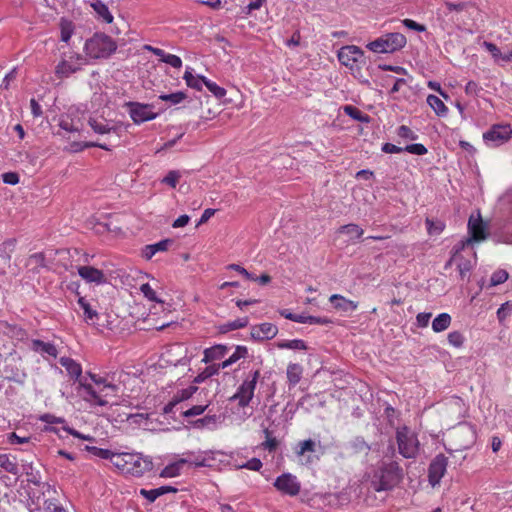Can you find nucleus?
<instances>
[{"label": "nucleus", "mask_w": 512, "mask_h": 512, "mask_svg": "<svg viewBox=\"0 0 512 512\" xmlns=\"http://www.w3.org/2000/svg\"><path fill=\"white\" fill-rule=\"evenodd\" d=\"M92 383H88L86 377L79 380L78 393L82 399L91 405L106 406L109 399L116 397L118 386L109 382L107 377L87 372Z\"/></svg>", "instance_id": "1"}, {"label": "nucleus", "mask_w": 512, "mask_h": 512, "mask_svg": "<svg viewBox=\"0 0 512 512\" xmlns=\"http://www.w3.org/2000/svg\"><path fill=\"white\" fill-rule=\"evenodd\" d=\"M403 478V469L396 461L383 463L375 472L372 486L376 491H386L395 487Z\"/></svg>", "instance_id": "2"}, {"label": "nucleus", "mask_w": 512, "mask_h": 512, "mask_svg": "<svg viewBox=\"0 0 512 512\" xmlns=\"http://www.w3.org/2000/svg\"><path fill=\"white\" fill-rule=\"evenodd\" d=\"M86 54L94 59L108 58L117 49V43L104 33H95L85 42Z\"/></svg>", "instance_id": "3"}, {"label": "nucleus", "mask_w": 512, "mask_h": 512, "mask_svg": "<svg viewBox=\"0 0 512 512\" xmlns=\"http://www.w3.org/2000/svg\"><path fill=\"white\" fill-rule=\"evenodd\" d=\"M396 441L399 453L407 459H414L419 453L420 443L415 432L407 426L396 430Z\"/></svg>", "instance_id": "4"}, {"label": "nucleus", "mask_w": 512, "mask_h": 512, "mask_svg": "<svg viewBox=\"0 0 512 512\" xmlns=\"http://www.w3.org/2000/svg\"><path fill=\"white\" fill-rule=\"evenodd\" d=\"M449 441L454 451L469 449L476 442V431L468 423H460L449 434Z\"/></svg>", "instance_id": "5"}, {"label": "nucleus", "mask_w": 512, "mask_h": 512, "mask_svg": "<svg viewBox=\"0 0 512 512\" xmlns=\"http://www.w3.org/2000/svg\"><path fill=\"white\" fill-rule=\"evenodd\" d=\"M406 37L401 33H388L367 44V48L375 53H392L403 48Z\"/></svg>", "instance_id": "6"}, {"label": "nucleus", "mask_w": 512, "mask_h": 512, "mask_svg": "<svg viewBox=\"0 0 512 512\" xmlns=\"http://www.w3.org/2000/svg\"><path fill=\"white\" fill-rule=\"evenodd\" d=\"M260 372L256 370L251 379L245 380L238 388L237 392L230 398L231 401L238 400V405L242 408L248 406L254 396V391Z\"/></svg>", "instance_id": "7"}, {"label": "nucleus", "mask_w": 512, "mask_h": 512, "mask_svg": "<svg viewBox=\"0 0 512 512\" xmlns=\"http://www.w3.org/2000/svg\"><path fill=\"white\" fill-rule=\"evenodd\" d=\"M126 106L129 108L130 117L136 124L153 120L157 117V113L152 111V106L149 104L128 102Z\"/></svg>", "instance_id": "8"}, {"label": "nucleus", "mask_w": 512, "mask_h": 512, "mask_svg": "<svg viewBox=\"0 0 512 512\" xmlns=\"http://www.w3.org/2000/svg\"><path fill=\"white\" fill-rule=\"evenodd\" d=\"M512 137V129L509 125H493L490 130L484 133L483 138L486 142H491L492 146H499L507 142Z\"/></svg>", "instance_id": "9"}, {"label": "nucleus", "mask_w": 512, "mask_h": 512, "mask_svg": "<svg viewBox=\"0 0 512 512\" xmlns=\"http://www.w3.org/2000/svg\"><path fill=\"white\" fill-rule=\"evenodd\" d=\"M364 52L357 46L348 45L342 47L338 52V60L340 63L351 70L357 66V63L362 61Z\"/></svg>", "instance_id": "10"}, {"label": "nucleus", "mask_w": 512, "mask_h": 512, "mask_svg": "<svg viewBox=\"0 0 512 512\" xmlns=\"http://www.w3.org/2000/svg\"><path fill=\"white\" fill-rule=\"evenodd\" d=\"M448 460L443 454L437 455L429 465L428 478L432 486L437 485L444 476Z\"/></svg>", "instance_id": "11"}, {"label": "nucleus", "mask_w": 512, "mask_h": 512, "mask_svg": "<svg viewBox=\"0 0 512 512\" xmlns=\"http://www.w3.org/2000/svg\"><path fill=\"white\" fill-rule=\"evenodd\" d=\"M469 236L474 242L484 241L488 238L487 225L483 222L480 214L477 217L470 216L468 221Z\"/></svg>", "instance_id": "12"}, {"label": "nucleus", "mask_w": 512, "mask_h": 512, "mask_svg": "<svg viewBox=\"0 0 512 512\" xmlns=\"http://www.w3.org/2000/svg\"><path fill=\"white\" fill-rule=\"evenodd\" d=\"M274 486L281 492L290 496H295L300 492V484L296 477L291 474H282L275 482Z\"/></svg>", "instance_id": "13"}, {"label": "nucleus", "mask_w": 512, "mask_h": 512, "mask_svg": "<svg viewBox=\"0 0 512 512\" xmlns=\"http://www.w3.org/2000/svg\"><path fill=\"white\" fill-rule=\"evenodd\" d=\"M84 58L80 54L71 55L68 60H62L56 67V74L60 77H68L80 70Z\"/></svg>", "instance_id": "14"}, {"label": "nucleus", "mask_w": 512, "mask_h": 512, "mask_svg": "<svg viewBox=\"0 0 512 512\" xmlns=\"http://www.w3.org/2000/svg\"><path fill=\"white\" fill-rule=\"evenodd\" d=\"M278 333V328L272 323H262L253 326L251 329V337L255 340H268L274 338Z\"/></svg>", "instance_id": "15"}, {"label": "nucleus", "mask_w": 512, "mask_h": 512, "mask_svg": "<svg viewBox=\"0 0 512 512\" xmlns=\"http://www.w3.org/2000/svg\"><path fill=\"white\" fill-rule=\"evenodd\" d=\"M78 274L82 279L89 283L102 284L106 282V277L103 271L92 266H79Z\"/></svg>", "instance_id": "16"}, {"label": "nucleus", "mask_w": 512, "mask_h": 512, "mask_svg": "<svg viewBox=\"0 0 512 512\" xmlns=\"http://www.w3.org/2000/svg\"><path fill=\"white\" fill-rule=\"evenodd\" d=\"M129 474L133 476H142L145 472L152 469V462L139 455L133 454V460H128Z\"/></svg>", "instance_id": "17"}, {"label": "nucleus", "mask_w": 512, "mask_h": 512, "mask_svg": "<svg viewBox=\"0 0 512 512\" xmlns=\"http://www.w3.org/2000/svg\"><path fill=\"white\" fill-rule=\"evenodd\" d=\"M329 300L333 304L335 309L344 312L354 311L358 307L356 302L346 299L345 297L339 294L332 295Z\"/></svg>", "instance_id": "18"}, {"label": "nucleus", "mask_w": 512, "mask_h": 512, "mask_svg": "<svg viewBox=\"0 0 512 512\" xmlns=\"http://www.w3.org/2000/svg\"><path fill=\"white\" fill-rule=\"evenodd\" d=\"M112 464L123 473L129 474L128 460H133V454L130 453H114L109 457Z\"/></svg>", "instance_id": "19"}, {"label": "nucleus", "mask_w": 512, "mask_h": 512, "mask_svg": "<svg viewBox=\"0 0 512 512\" xmlns=\"http://www.w3.org/2000/svg\"><path fill=\"white\" fill-rule=\"evenodd\" d=\"M172 244L171 239L161 240L158 243L151 244L145 246L143 249V257L147 260H150L157 252H162L168 250L169 246Z\"/></svg>", "instance_id": "20"}, {"label": "nucleus", "mask_w": 512, "mask_h": 512, "mask_svg": "<svg viewBox=\"0 0 512 512\" xmlns=\"http://www.w3.org/2000/svg\"><path fill=\"white\" fill-rule=\"evenodd\" d=\"M32 350L42 355L47 354L56 358L58 355L57 348L52 343H46L42 340L35 339L32 341Z\"/></svg>", "instance_id": "21"}, {"label": "nucleus", "mask_w": 512, "mask_h": 512, "mask_svg": "<svg viewBox=\"0 0 512 512\" xmlns=\"http://www.w3.org/2000/svg\"><path fill=\"white\" fill-rule=\"evenodd\" d=\"M91 7L97 14L98 18L103 22L110 24L113 22V15L110 13L107 5L100 0H95L91 3Z\"/></svg>", "instance_id": "22"}, {"label": "nucleus", "mask_w": 512, "mask_h": 512, "mask_svg": "<svg viewBox=\"0 0 512 512\" xmlns=\"http://www.w3.org/2000/svg\"><path fill=\"white\" fill-rule=\"evenodd\" d=\"M177 489L172 486H161L156 489L146 490L141 489L140 494L145 497L148 501L154 502L158 497L170 493V492H176Z\"/></svg>", "instance_id": "23"}, {"label": "nucleus", "mask_w": 512, "mask_h": 512, "mask_svg": "<svg viewBox=\"0 0 512 512\" xmlns=\"http://www.w3.org/2000/svg\"><path fill=\"white\" fill-rule=\"evenodd\" d=\"M60 364L66 369L71 377H74L78 381L81 379L82 368L80 364L68 357H62L60 359Z\"/></svg>", "instance_id": "24"}, {"label": "nucleus", "mask_w": 512, "mask_h": 512, "mask_svg": "<svg viewBox=\"0 0 512 512\" xmlns=\"http://www.w3.org/2000/svg\"><path fill=\"white\" fill-rule=\"evenodd\" d=\"M227 347L224 345H215L211 348H207L204 351L203 362L209 363L217 359H221L225 356Z\"/></svg>", "instance_id": "25"}, {"label": "nucleus", "mask_w": 512, "mask_h": 512, "mask_svg": "<svg viewBox=\"0 0 512 512\" xmlns=\"http://www.w3.org/2000/svg\"><path fill=\"white\" fill-rule=\"evenodd\" d=\"M303 368L300 364L290 363L287 367V379L290 386L297 385L302 377Z\"/></svg>", "instance_id": "26"}, {"label": "nucleus", "mask_w": 512, "mask_h": 512, "mask_svg": "<svg viewBox=\"0 0 512 512\" xmlns=\"http://www.w3.org/2000/svg\"><path fill=\"white\" fill-rule=\"evenodd\" d=\"M188 462V459L181 458L178 461L167 465L161 472L162 477L166 478H172L176 477L180 474V470L183 467L184 464Z\"/></svg>", "instance_id": "27"}, {"label": "nucleus", "mask_w": 512, "mask_h": 512, "mask_svg": "<svg viewBox=\"0 0 512 512\" xmlns=\"http://www.w3.org/2000/svg\"><path fill=\"white\" fill-rule=\"evenodd\" d=\"M451 316L448 313L439 314L432 321V329L436 333H440L445 331L451 324Z\"/></svg>", "instance_id": "28"}, {"label": "nucleus", "mask_w": 512, "mask_h": 512, "mask_svg": "<svg viewBox=\"0 0 512 512\" xmlns=\"http://www.w3.org/2000/svg\"><path fill=\"white\" fill-rule=\"evenodd\" d=\"M484 47L491 53L492 57L495 61H504V62H510L512 61V52H508L506 54H502L500 49L491 42H484Z\"/></svg>", "instance_id": "29"}, {"label": "nucleus", "mask_w": 512, "mask_h": 512, "mask_svg": "<svg viewBox=\"0 0 512 512\" xmlns=\"http://www.w3.org/2000/svg\"><path fill=\"white\" fill-rule=\"evenodd\" d=\"M338 232L341 234L348 235L350 240L359 239L364 233L363 229L359 225L354 224V223H350V224L341 226L338 229Z\"/></svg>", "instance_id": "30"}, {"label": "nucleus", "mask_w": 512, "mask_h": 512, "mask_svg": "<svg viewBox=\"0 0 512 512\" xmlns=\"http://www.w3.org/2000/svg\"><path fill=\"white\" fill-rule=\"evenodd\" d=\"M78 304L83 310L84 320L87 323L93 322L94 319L98 317L97 311L92 309L90 303L85 299V297L79 296Z\"/></svg>", "instance_id": "31"}, {"label": "nucleus", "mask_w": 512, "mask_h": 512, "mask_svg": "<svg viewBox=\"0 0 512 512\" xmlns=\"http://www.w3.org/2000/svg\"><path fill=\"white\" fill-rule=\"evenodd\" d=\"M427 103L438 116H446L448 109L439 97L429 95L427 97Z\"/></svg>", "instance_id": "32"}, {"label": "nucleus", "mask_w": 512, "mask_h": 512, "mask_svg": "<svg viewBox=\"0 0 512 512\" xmlns=\"http://www.w3.org/2000/svg\"><path fill=\"white\" fill-rule=\"evenodd\" d=\"M0 468L13 475L19 472L15 458L11 459L7 454H0Z\"/></svg>", "instance_id": "33"}, {"label": "nucleus", "mask_w": 512, "mask_h": 512, "mask_svg": "<svg viewBox=\"0 0 512 512\" xmlns=\"http://www.w3.org/2000/svg\"><path fill=\"white\" fill-rule=\"evenodd\" d=\"M89 126L94 130V132L98 134H109L112 130H114L112 127H110L106 120L104 119H96V118H90Z\"/></svg>", "instance_id": "34"}, {"label": "nucleus", "mask_w": 512, "mask_h": 512, "mask_svg": "<svg viewBox=\"0 0 512 512\" xmlns=\"http://www.w3.org/2000/svg\"><path fill=\"white\" fill-rule=\"evenodd\" d=\"M349 449L355 454L365 453L367 454L370 450V446L362 437H356L349 442Z\"/></svg>", "instance_id": "35"}, {"label": "nucleus", "mask_w": 512, "mask_h": 512, "mask_svg": "<svg viewBox=\"0 0 512 512\" xmlns=\"http://www.w3.org/2000/svg\"><path fill=\"white\" fill-rule=\"evenodd\" d=\"M249 320L247 317L236 319L234 321L228 322L226 324H223L219 327L220 333H227L232 330H237L240 328H244L248 325Z\"/></svg>", "instance_id": "36"}, {"label": "nucleus", "mask_w": 512, "mask_h": 512, "mask_svg": "<svg viewBox=\"0 0 512 512\" xmlns=\"http://www.w3.org/2000/svg\"><path fill=\"white\" fill-rule=\"evenodd\" d=\"M184 79L189 87L196 90H201L202 84L205 85V81L207 80L204 76H194L192 72L188 70L184 74Z\"/></svg>", "instance_id": "37"}, {"label": "nucleus", "mask_w": 512, "mask_h": 512, "mask_svg": "<svg viewBox=\"0 0 512 512\" xmlns=\"http://www.w3.org/2000/svg\"><path fill=\"white\" fill-rule=\"evenodd\" d=\"M344 112L348 116H350L352 119L357 120L359 122L368 123L370 121L369 115L363 113L362 111H360L358 108H356L354 106H351V105L344 106Z\"/></svg>", "instance_id": "38"}, {"label": "nucleus", "mask_w": 512, "mask_h": 512, "mask_svg": "<svg viewBox=\"0 0 512 512\" xmlns=\"http://www.w3.org/2000/svg\"><path fill=\"white\" fill-rule=\"evenodd\" d=\"M27 265L32 267L34 271L38 272L39 268H43L46 266L45 255L42 252L30 255L28 258Z\"/></svg>", "instance_id": "39"}, {"label": "nucleus", "mask_w": 512, "mask_h": 512, "mask_svg": "<svg viewBox=\"0 0 512 512\" xmlns=\"http://www.w3.org/2000/svg\"><path fill=\"white\" fill-rule=\"evenodd\" d=\"M280 349H293V350H306L307 346L303 340L293 339L288 341H282L277 344Z\"/></svg>", "instance_id": "40"}, {"label": "nucleus", "mask_w": 512, "mask_h": 512, "mask_svg": "<svg viewBox=\"0 0 512 512\" xmlns=\"http://www.w3.org/2000/svg\"><path fill=\"white\" fill-rule=\"evenodd\" d=\"M60 30L61 40L64 42H68L74 32V25L71 21L62 19L60 23Z\"/></svg>", "instance_id": "41"}, {"label": "nucleus", "mask_w": 512, "mask_h": 512, "mask_svg": "<svg viewBox=\"0 0 512 512\" xmlns=\"http://www.w3.org/2000/svg\"><path fill=\"white\" fill-rule=\"evenodd\" d=\"M16 240L15 239H8L4 241L0 245V257L5 258L6 260H10L11 253L13 252L15 248Z\"/></svg>", "instance_id": "42"}, {"label": "nucleus", "mask_w": 512, "mask_h": 512, "mask_svg": "<svg viewBox=\"0 0 512 512\" xmlns=\"http://www.w3.org/2000/svg\"><path fill=\"white\" fill-rule=\"evenodd\" d=\"M315 442L312 439L301 441L297 444L296 454L303 456L306 452H315Z\"/></svg>", "instance_id": "43"}, {"label": "nucleus", "mask_w": 512, "mask_h": 512, "mask_svg": "<svg viewBox=\"0 0 512 512\" xmlns=\"http://www.w3.org/2000/svg\"><path fill=\"white\" fill-rule=\"evenodd\" d=\"M186 97L187 96L184 92L178 91L171 94H162L159 96V99H161L162 101L170 102L171 104L175 105L181 103Z\"/></svg>", "instance_id": "44"}, {"label": "nucleus", "mask_w": 512, "mask_h": 512, "mask_svg": "<svg viewBox=\"0 0 512 512\" xmlns=\"http://www.w3.org/2000/svg\"><path fill=\"white\" fill-rule=\"evenodd\" d=\"M425 222L427 226V231L430 235H438L445 228V224L442 221H433L427 218Z\"/></svg>", "instance_id": "45"}, {"label": "nucleus", "mask_w": 512, "mask_h": 512, "mask_svg": "<svg viewBox=\"0 0 512 512\" xmlns=\"http://www.w3.org/2000/svg\"><path fill=\"white\" fill-rule=\"evenodd\" d=\"M218 372H219V367H216V365L208 366L204 369L203 372H201L200 374H198L195 377L194 382L201 383V382L205 381L206 379H208L209 377H211L215 374H218Z\"/></svg>", "instance_id": "46"}, {"label": "nucleus", "mask_w": 512, "mask_h": 512, "mask_svg": "<svg viewBox=\"0 0 512 512\" xmlns=\"http://www.w3.org/2000/svg\"><path fill=\"white\" fill-rule=\"evenodd\" d=\"M198 390L196 386H190L188 388L182 389L177 392V394L173 397L175 402H182L188 400L192 397V395Z\"/></svg>", "instance_id": "47"}, {"label": "nucleus", "mask_w": 512, "mask_h": 512, "mask_svg": "<svg viewBox=\"0 0 512 512\" xmlns=\"http://www.w3.org/2000/svg\"><path fill=\"white\" fill-rule=\"evenodd\" d=\"M85 450L91 453L92 455L99 457L101 459H109L112 456V451L108 449L98 448L96 446H85Z\"/></svg>", "instance_id": "48"}, {"label": "nucleus", "mask_w": 512, "mask_h": 512, "mask_svg": "<svg viewBox=\"0 0 512 512\" xmlns=\"http://www.w3.org/2000/svg\"><path fill=\"white\" fill-rule=\"evenodd\" d=\"M205 86L207 89L217 98L221 99L226 95V90L220 86H218L216 83L206 80Z\"/></svg>", "instance_id": "49"}, {"label": "nucleus", "mask_w": 512, "mask_h": 512, "mask_svg": "<svg viewBox=\"0 0 512 512\" xmlns=\"http://www.w3.org/2000/svg\"><path fill=\"white\" fill-rule=\"evenodd\" d=\"M508 279V273L505 270L495 271L490 278V285L497 286L504 283Z\"/></svg>", "instance_id": "50"}, {"label": "nucleus", "mask_w": 512, "mask_h": 512, "mask_svg": "<svg viewBox=\"0 0 512 512\" xmlns=\"http://www.w3.org/2000/svg\"><path fill=\"white\" fill-rule=\"evenodd\" d=\"M512 312V302L503 303L497 310V318L502 323Z\"/></svg>", "instance_id": "51"}, {"label": "nucleus", "mask_w": 512, "mask_h": 512, "mask_svg": "<svg viewBox=\"0 0 512 512\" xmlns=\"http://www.w3.org/2000/svg\"><path fill=\"white\" fill-rule=\"evenodd\" d=\"M447 340L454 347H461L464 343V336L459 331H452L448 334Z\"/></svg>", "instance_id": "52"}, {"label": "nucleus", "mask_w": 512, "mask_h": 512, "mask_svg": "<svg viewBox=\"0 0 512 512\" xmlns=\"http://www.w3.org/2000/svg\"><path fill=\"white\" fill-rule=\"evenodd\" d=\"M216 421H217V416L211 415V416H205L201 419H198V420L192 422V424L196 428H203L205 426L215 425Z\"/></svg>", "instance_id": "53"}, {"label": "nucleus", "mask_w": 512, "mask_h": 512, "mask_svg": "<svg viewBox=\"0 0 512 512\" xmlns=\"http://www.w3.org/2000/svg\"><path fill=\"white\" fill-rule=\"evenodd\" d=\"M207 407H208V405H195V406L187 409L186 411H184L182 413V415L186 418L198 416V415H201L202 413H204L205 410L207 409Z\"/></svg>", "instance_id": "54"}, {"label": "nucleus", "mask_w": 512, "mask_h": 512, "mask_svg": "<svg viewBox=\"0 0 512 512\" xmlns=\"http://www.w3.org/2000/svg\"><path fill=\"white\" fill-rule=\"evenodd\" d=\"M181 175L178 171H170L162 180L163 183L171 186L176 187Z\"/></svg>", "instance_id": "55"}, {"label": "nucleus", "mask_w": 512, "mask_h": 512, "mask_svg": "<svg viewBox=\"0 0 512 512\" xmlns=\"http://www.w3.org/2000/svg\"><path fill=\"white\" fill-rule=\"evenodd\" d=\"M140 290L144 294V296L150 301L162 302L157 298L155 291L148 283L142 284Z\"/></svg>", "instance_id": "56"}, {"label": "nucleus", "mask_w": 512, "mask_h": 512, "mask_svg": "<svg viewBox=\"0 0 512 512\" xmlns=\"http://www.w3.org/2000/svg\"><path fill=\"white\" fill-rule=\"evenodd\" d=\"M397 135L401 138L416 140L418 138L417 134H415L409 127L402 125L397 130Z\"/></svg>", "instance_id": "57"}, {"label": "nucleus", "mask_w": 512, "mask_h": 512, "mask_svg": "<svg viewBox=\"0 0 512 512\" xmlns=\"http://www.w3.org/2000/svg\"><path fill=\"white\" fill-rule=\"evenodd\" d=\"M404 151L415 155H425L427 148L423 144H410L404 148Z\"/></svg>", "instance_id": "58"}, {"label": "nucleus", "mask_w": 512, "mask_h": 512, "mask_svg": "<svg viewBox=\"0 0 512 512\" xmlns=\"http://www.w3.org/2000/svg\"><path fill=\"white\" fill-rule=\"evenodd\" d=\"M161 61L171 65L174 68H180L182 66L181 58L174 54H166L165 58L161 59Z\"/></svg>", "instance_id": "59"}, {"label": "nucleus", "mask_w": 512, "mask_h": 512, "mask_svg": "<svg viewBox=\"0 0 512 512\" xmlns=\"http://www.w3.org/2000/svg\"><path fill=\"white\" fill-rule=\"evenodd\" d=\"M474 243V241L469 236L467 239L461 240L458 242L452 249L453 257H456L461 251L465 249L466 246Z\"/></svg>", "instance_id": "60"}, {"label": "nucleus", "mask_w": 512, "mask_h": 512, "mask_svg": "<svg viewBox=\"0 0 512 512\" xmlns=\"http://www.w3.org/2000/svg\"><path fill=\"white\" fill-rule=\"evenodd\" d=\"M241 468H246L253 471H259L262 467V462L258 458H252L247 461L245 464L240 466Z\"/></svg>", "instance_id": "61"}, {"label": "nucleus", "mask_w": 512, "mask_h": 512, "mask_svg": "<svg viewBox=\"0 0 512 512\" xmlns=\"http://www.w3.org/2000/svg\"><path fill=\"white\" fill-rule=\"evenodd\" d=\"M3 182L10 185H16L19 183V175L15 172H6L2 174Z\"/></svg>", "instance_id": "62"}, {"label": "nucleus", "mask_w": 512, "mask_h": 512, "mask_svg": "<svg viewBox=\"0 0 512 512\" xmlns=\"http://www.w3.org/2000/svg\"><path fill=\"white\" fill-rule=\"evenodd\" d=\"M248 354V350L245 346H237L234 353L230 356L232 361L237 362L241 358H245Z\"/></svg>", "instance_id": "63"}, {"label": "nucleus", "mask_w": 512, "mask_h": 512, "mask_svg": "<svg viewBox=\"0 0 512 512\" xmlns=\"http://www.w3.org/2000/svg\"><path fill=\"white\" fill-rule=\"evenodd\" d=\"M481 88L474 81H469L465 86V92L468 95L477 96Z\"/></svg>", "instance_id": "64"}]
</instances>
